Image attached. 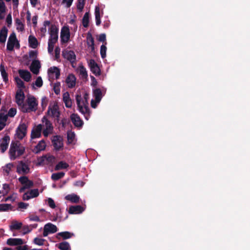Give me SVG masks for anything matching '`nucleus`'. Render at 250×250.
<instances>
[{"label": "nucleus", "instance_id": "obj_1", "mask_svg": "<svg viewBox=\"0 0 250 250\" xmlns=\"http://www.w3.org/2000/svg\"><path fill=\"white\" fill-rule=\"evenodd\" d=\"M27 103L28 107L25 104H24L21 107V110L24 113L30 112L31 111H35L37 109L38 102L34 96L28 98Z\"/></svg>", "mask_w": 250, "mask_h": 250}, {"label": "nucleus", "instance_id": "obj_2", "mask_svg": "<svg viewBox=\"0 0 250 250\" xmlns=\"http://www.w3.org/2000/svg\"><path fill=\"white\" fill-rule=\"evenodd\" d=\"M59 28L54 24H52L49 28L50 37L48 42L55 44L58 40Z\"/></svg>", "mask_w": 250, "mask_h": 250}, {"label": "nucleus", "instance_id": "obj_3", "mask_svg": "<svg viewBox=\"0 0 250 250\" xmlns=\"http://www.w3.org/2000/svg\"><path fill=\"white\" fill-rule=\"evenodd\" d=\"M62 56L71 63L72 66H74V64H75L76 62V56L73 51L65 49L62 52Z\"/></svg>", "mask_w": 250, "mask_h": 250}, {"label": "nucleus", "instance_id": "obj_4", "mask_svg": "<svg viewBox=\"0 0 250 250\" xmlns=\"http://www.w3.org/2000/svg\"><path fill=\"white\" fill-rule=\"evenodd\" d=\"M43 123H44L45 129L43 130V134L46 137L50 133H51L53 130V126L51 122L48 120L46 116H43L42 119Z\"/></svg>", "mask_w": 250, "mask_h": 250}, {"label": "nucleus", "instance_id": "obj_5", "mask_svg": "<svg viewBox=\"0 0 250 250\" xmlns=\"http://www.w3.org/2000/svg\"><path fill=\"white\" fill-rule=\"evenodd\" d=\"M58 231L57 226L51 223H48L44 226L43 236L46 237L49 233H54Z\"/></svg>", "mask_w": 250, "mask_h": 250}, {"label": "nucleus", "instance_id": "obj_6", "mask_svg": "<svg viewBox=\"0 0 250 250\" xmlns=\"http://www.w3.org/2000/svg\"><path fill=\"white\" fill-rule=\"evenodd\" d=\"M52 142L54 149L56 151H59L63 147L62 138L59 135H55L53 136L52 139Z\"/></svg>", "mask_w": 250, "mask_h": 250}, {"label": "nucleus", "instance_id": "obj_7", "mask_svg": "<svg viewBox=\"0 0 250 250\" xmlns=\"http://www.w3.org/2000/svg\"><path fill=\"white\" fill-rule=\"evenodd\" d=\"M16 102L17 104L21 107L23 106L24 104V100L25 99V95L23 90L21 89H19L15 96Z\"/></svg>", "mask_w": 250, "mask_h": 250}, {"label": "nucleus", "instance_id": "obj_8", "mask_svg": "<svg viewBox=\"0 0 250 250\" xmlns=\"http://www.w3.org/2000/svg\"><path fill=\"white\" fill-rule=\"evenodd\" d=\"M81 95L79 94H77L76 96V100L79 110L80 112H81L84 115L85 119L88 120L90 116V110L89 109V111L86 112H84V108L81 104Z\"/></svg>", "mask_w": 250, "mask_h": 250}, {"label": "nucleus", "instance_id": "obj_9", "mask_svg": "<svg viewBox=\"0 0 250 250\" xmlns=\"http://www.w3.org/2000/svg\"><path fill=\"white\" fill-rule=\"evenodd\" d=\"M17 172L19 174H26L30 172V168L26 164L21 161L17 167Z\"/></svg>", "mask_w": 250, "mask_h": 250}, {"label": "nucleus", "instance_id": "obj_10", "mask_svg": "<svg viewBox=\"0 0 250 250\" xmlns=\"http://www.w3.org/2000/svg\"><path fill=\"white\" fill-rule=\"evenodd\" d=\"M70 37L69 29L67 27H63L61 32V41L62 43L67 42Z\"/></svg>", "mask_w": 250, "mask_h": 250}, {"label": "nucleus", "instance_id": "obj_11", "mask_svg": "<svg viewBox=\"0 0 250 250\" xmlns=\"http://www.w3.org/2000/svg\"><path fill=\"white\" fill-rule=\"evenodd\" d=\"M21 143L18 142H12L9 149L10 158L11 160H15L17 158L16 152L20 146Z\"/></svg>", "mask_w": 250, "mask_h": 250}, {"label": "nucleus", "instance_id": "obj_12", "mask_svg": "<svg viewBox=\"0 0 250 250\" xmlns=\"http://www.w3.org/2000/svg\"><path fill=\"white\" fill-rule=\"evenodd\" d=\"M27 126L23 123L19 125L16 130V134L18 138L21 140L22 139L26 134Z\"/></svg>", "mask_w": 250, "mask_h": 250}, {"label": "nucleus", "instance_id": "obj_13", "mask_svg": "<svg viewBox=\"0 0 250 250\" xmlns=\"http://www.w3.org/2000/svg\"><path fill=\"white\" fill-rule=\"evenodd\" d=\"M88 66L90 67L91 71L96 76H99L101 74V70L98 65L93 59H90L88 62Z\"/></svg>", "mask_w": 250, "mask_h": 250}, {"label": "nucleus", "instance_id": "obj_14", "mask_svg": "<svg viewBox=\"0 0 250 250\" xmlns=\"http://www.w3.org/2000/svg\"><path fill=\"white\" fill-rule=\"evenodd\" d=\"M16 41H17V39L16 34L14 32H12L8 38L7 43V49L10 51H13Z\"/></svg>", "mask_w": 250, "mask_h": 250}, {"label": "nucleus", "instance_id": "obj_15", "mask_svg": "<svg viewBox=\"0 0 250 250\" xmlns=\"http://www.w3.org/2000/svg\"><path fill=\"white\" fill-rule=\"evenodd\" d=\"M10 140V137L8 135H5L0 139V149L1 153H4L8 148Z\"/></svg>", "mask_w": 250, "mask_h": 250}, {"label": "nucleus", "instance_id": "obj_16", "mask_svg": "<svg viewBox=\"0 0 250 250\" xmlns=\"http://www.w3.org/2000/svg\"><path fill=\"white\" fill-rule=\"evenodd\" d=\"M42 129V125L39 124L35 127L33 128L31 132V139H34L41 137V132Z\"/></svg>", "mask_w": 250, "mask_h": 250}, {"label": "nucleus", "instance_id": "obj_17", "mask_svg": "<svg viewBox=\"0 0 250 250\" xmlns=\"http://www.w3.org/2000/svg\"><path fill=\"white\" fill-rule=\"evenodd\" d=\"M41 67L40 62L38 60H34L32 61L30 66V70L33 74L38 75L39 73Z\"/></svg>", "mask_w": 250, "mask_h": 250}, {"label": "nucleus", "instance_id": "obj_18", "mask_svg": "<svg viewBox=\"0 0 250 250\" xmlns=\"http://www.w3.org/2000/svg\"><path fill=\"white\" fill-rule=\"evenodd\" d=\"M47 114H50L51 113V116L52 117H60V112L59 110V107L57 104H54L53 106L48 107L47 110Z\"/></svg>", "mask_w": 250, "mask_h": 250}, {"label": "nucleus", "instance_id": "obj_19", "mask_svg": "<svg viewBox=\"0 0 250 250\" xmlns=\"http://www.w3.org/2000/svg\"><path fill=\"white\" fill-rule=\"evenodd\" d=\"M7 244L9 246H18L19 245H22L24 244V242L21 238H9L7 240Z\"/></svg>", "mask_w": 250, "mask_h": 250}, {"label": "nucleus", "instance_id": "obj_20", "mask_svg": "<svg viewBox=\"0 0 250 250\" xmlns=\"http://www.w3.org/2000/svg\"><path fill=\"white\" fill-rule=\"evenodd\" d=\"M70 118L72 122L75 126L81 127L83 125V121L77 114L73 113L71 114Z\"/></svg>", "mask_w": 250, "mask_h": 250}, {"label": "nucleus", "instance_id": "obj_21", "mask_svg": "<svg viewBox=\"0 0 250 250\" xmlns=\"http://www.w3.org/2000/svg\"><path fill=\"white\" fill-rule=\"evenodd\" d=\"M46 146L45 142L44 140L39 141L37 146L34 148L33 151L35 154H38L41 151L44 150Z\"/></svg>", "mask_w": 250, "mask_h": 250}, {"label": "nucleus", "instance_id": "obj_22", "mask_svg": "<svg viewBox=\"0 0 250 250\" xmlns=\"http://www.w3.org/2000/svg\"><path fill=\"white\" fill-rule=\"evenodd\" d=\"M20 76L25 81L28 82L31 78V73L27 70L20 69L18 71Z\"/></svg>", "mask_w": 250, "mask_h": 250}, {"label": "nucleus", "instance_id": "obj_23", "mask_svg": "<svg viewBox=\"0 0 250 250\" xmlns=\"http://www.w3.org/2000/svg\"><path fill=\"white\" fill-rule=\"evenodd\" d=\"M83 210V208L80 205L71 206L69 208L68 212L69 214H79Z\"/></svg>", "mask_w": 250, "mask_h": 250}, {"label": "nucleus", "instance_id": "obj_24", "mask_svg": "<svg viewBox=\"0 0 250 250\" xmlns=\"http://www.w3.org/2000/svg\"><path fill=\"white\" fill-rule=\"evenodd\" d=\"M8 29L5 26H3L0 31V42L4 44L7 36Z\"/></svg>", "mask_w": 250, "mask_h": 250}, {"label": "nucleus", "instance_id": "obj_25", "mask_svg": "<svg viewBox=\"0 0 250 250\" xmlns=\"http://www.w3.org/2000/svg\"><path fill=\"white\" fill-rule=\"evenodd\" d=\"M66 83H67L69 88H73L76 84V78L75 76L70 74H69L66 79Z\"/></svg>", "mask_w": 250, "mask_h": 250}, {"label": "nucleus", "instance_id": "obj_26", "mask_svg": "<svg viewBox=\"0 0 250 250\" xmlns=\"http://www.w3.org/2000/svg\"><path fill=\"white\" fill-rule=\"evenodd\" d=\"M89 99V95L87 93H85L83 95V99L82 100H81V104L83 106V108H84V112H86L89 111V107H88V100Z\"/></svg>", "mask_w": 250, "mask_h": 250}, {"label": "nucleus", "instance_id": "obj_27", "mask_svg": "<svg viewBox=\"0 0 250 250\" xmlns=\"http://www.w3.org/2000/svg\"><path fill=\"white\" fill-rule=\"evenodd\" d=\"M63 101L66 107H71L72 102L71 99L70 98L69 94L68 92H66L63 94Z\"/></svg>", "mask_w": 250, "mask_h": 250}, {"label": "nucleus", "instance_id": "obj_28", "mask_svg": "<svg viewBox=\"0 0 250 250\" xmlns=\"http://www.w3.org/2000/svg\"><path fill=\"white\" fill-rule=\"evenodd\" d=\"M48 73L50 76L51 74L55 73L56 79H59L60 76V69L56 66H53L49 68L48 70Z\"/></svg>", "mask_w": 250, "mask_h": 250}, {"label": "nucleus", "instance_id": "obj_29", "mask_svg": "<svg viewBox=\"0 0 250 250\" xmlns=\"http://www.w3.org/2000/svg\"><path fill=\"white\" fill-rule=\"evenodd\" d=\"M29 46L32 48H36L38 45L37 39L34 36L30 35L28 38Z\"/></svg>", "mask_w": 250, "mask_h": 250}, {"label": "nucleus", "instance_id": "obj_30", "mask_svg": "<svg viewBox=\"0 0 250 250\" xmlns=\"http://www.w3.org/2000/svg\"><path fill=\"white\" fill-rule=\"evenodd\" d=\"M93 95L97 103H100L102 98V93L100 88H97L93 90Z\"/></svg>", "mask_w": 250, "mask_h": 250}, {"label": "nucleus", "instance_id": "obj_31", "mask_svg": "<svg viewBox=\"0 0 250 250\" xmlns=\"http://www.w3.org/2000/svg\"><path fill=\"white\" fill-rule=\"evenodd\" d=\"M65 199L67 200L70 201L72 203H78L80 201V197L75 194H69L65 196Z\"/></svg>", "mask_w": 250, "mask_h": 250}, {"label": "nucleus", "instance_id": "obj_32", "mask_svg": "<svg viewBox=\"0 0 250 250\" xmlns=\"http://www.w3.org/2000/svg\"><path fill=\"white\" fill-rule=\"evenodd\" d=\"M0 71L3 81L7 83L8 81V74L6 72L4 65L2 63L0 64Z\"/></svg>", "mask_w": 250, "mask_h": 250}, {"label": "nucleus", "instance_id": "obj_33", "mask_svg": "<svg viewBox=\"0 0 250 250\" xmlns=\"http://www.w3.org/2000/svg\"><path fill=\"white\" fill-rule=\"evenodd\" d=\"M74 235V234L73 233H71L69 231H62L59 232L57 234V237L58 236H61L62 238L63 239L65 240L71 238Z\"/></svg>", "mask_w": 250, "mask_h": 250}, {"label": "nucleus", "instance_id": "obj_34", "mask_svg": "<svg viewBox=\"0 0 250 250\" xmlns=\"http://www.w3.org/2000/svg\"><path fill=\"white\" fill-rule=\"evenodd\" d=\"M16 29L18 31L22 32L24 30V24L20 19L17 18L15 20Z\"/></svg>", "mask_w": 250, "mask_h": 250}, {"label": "nucleus", "instance_id": "obj_35", "mask_svg": "<svg viewBox=\"0 0 250 250\" xmlns=\"http://www.w3.org/2000/svg\"><path fill=\"white\" fill-rule=\"evenodd\" d=\"M95 15L96 20V24L97 25H99L101 24V21L100 19V9L99 6H96L95 8Z\"/></svg>", "mask_w": 250, "mask_h": 250}, {"label": "nucleus", "instance_id": "obj_36", "mask_svg": "<svg viewBox=\"0 0 250 250\" xmlns=\"http://www.w3.org/2000/svg\"><path fill=\"white\" fill-rule=\"evenodd\" d=\"M86 44L88 47L93 46L94 44V39L90 32H88L86 34Z\"/></svg>", "mask_w": 250, "mask_h": 250}, {"label": "nucleus", "instance_id": "obj_37", "mask_svg": "<svg viewBox=\"0 0 250 250\" xmlns=\"http://www.w3.org/2000/svg\"><path fill=\"white\" fill-rule=\"evenodd\" d=\"M56 246L61 250H68L70 248L69 244L66 241L57 244Z\"/></svg>", "mask_w": 250, "mask_h": 250}, {"label": "nucleus", "instance_id": "obj_38", "mask_svg": "<svg viewBox=\"0 0 250 250\" xmlns=\"http://www.w3.org/2000/svg\"><path fill=\"white\" fill-rule=\"evenodd\" d=\"M89 12H86L82 19V23L83 27L86 28L89 26Z\"/></svg>", "mask_w": 250, "mask_h": 250}, {"label": "nucleus", "instance_id": "obj_39", "mask_svg": "<svg viewBox=\"0 0 250 250\" xmlns=\"http://www.w3.org/2000/svg\"><path fill=\"white\" fill-rule=\"evenodd\" d=\"M22 226V223L18 222L17 221H13L10 225V228L11 230H19L21 228Z\"/></svg>", "mask_w": 250, "mask_h": 250}, {"label": "nucleus", "instance_id": "obj_40", "mask_svg": "<svg viewBox=\"0 0 250 250\" xmlns=\"http://www.w3.org/2000/svg\"><path fill=\"white\" fill-rule=\"evenodd\" d=\"M68 167L69 165L67 163L63 161H61L55 166V169L56 170H58L62 169H65Z\"/></svg>", "mask_w": 250, "mask_h": 250}, {"label": "nucleus", "instance_id": "obj_41", "mask_svg": "<svg viewBox=\"0 0 250 250\" xmlns=\"http://www.w3.org/2000/svg\"><path fill=\"white\" fill-rule=\"evenodd\" d=\"M64 174L65 173L63 172L54 173L51 175V179L54 181H57L62 178Z\"/></svg>", "mask_w": 250, "mask_h": 250}, {"label": "nucleus", "instance_id": "obj_42", "mask_svg": "<svg viewBox=\"0 0 250 250\" xmlns=\"http://www.w3.org/2000/svg\"><path fill=\"white\" fill-rule=\"evenodd\" d=\"M75 134L74 132L69 131L67 133V138L68 144H71L74 140Z\"/></svg>", "mask_w": 250, "mask_h": 250}, {"label": "nucleus", "instance_id": "obj_43", "mask_svg": "<svg viewBox=\"0 0 250 250\" xmlns=\"http://www.w3.org/2000/svg\"><path fill=\"white\" fill-rule=\"evenodd\" d=\"M14 167V164L12 163L6 164L4 167H3V170L6 173L7 175H8L11 169Z\"/></svg>", "mask_w": 250, "mask_h": 250}, {"label": "nucleus", "instance_id": "obj_44", "mask_svg": "<svg viewBox=\"0 0 250 250\" xmlns=\"http://www.w3.org/2000/svg\"><path fill=\"white\" fill-rule=\"evenodd\" d=\"M85 0H78L77 8L80 12H82L85 4Z\"/></svg>", "mask_w": 250, "mask_h": 250}, {"label": "nucleus", "instance_id": "obj_45", "mask_svg": "<svg viewBox=\"0 0 250 250\" xmlns=\"http://www.w3.org/2000/svg\"><path fill=\"white\" fill-rule=\"evenodd\" d=\"M15 80L17 84V86L19 88H20V89L21 88H25L24 83L20 78H19L18 77H17L15 78Z\"/></svg>", "mask_w": 250, "mask_h": 250}, {"label": "nucleus", "instance_id": "obj_46", "mask_svg": "<svg viewBox=\"0 0 250 250\" xmlns=\"http://www.w3.org/2000/svg\"><path fill=\"white\" fill-rule=\"evenodd\" d=\"M106 47L105 44H102L100 48V54L102 59L106 57Z\"/></svg>", "mask_w": 250, "mask_h": 250}, {"label": "nucleus", "instance_id": "obj_47", "mask_svg": "<svg viewBox=\"0 0 250 250\" xmlns=\"http://www.w3.org/2000/svg\"><path fill=\"white\" fill-rule=\"evenodd\" d=\"M11 208V205L8 204H0V211H5L8 210Z\"/></svg>", "mask_w": 250, "mask_h": 250}, {"label": "nucleus", "instance_id": "obj_48", "mask_svg": "<svg viewBox=\"0 0 250 250\" xmlns=\"http://www.w3.org/2000/svg\"><path fill=\"white\" fill-rule=\"evenodd\" d=\"M28 193H29V194L30 195L31 198L37 197L39 195V192L38 189H31L28 191Z\"/></svg>", "mask_w": 250, "mask_h": 250}, {"label": "nucleus", "instance_id": "obj_49", "mask_svg": "<svg viewBox=\"0 0 250 250\" xmlns=\"http://www.w3.org/2000/svg\"><path fill=\"white\" fill-rule=\"evenodd\" d=\"M80 74L83 78H87L88 76L86 70L83 65L80 66Z\"/></svg>", "mask_w": 250, "mask_h": 250}, {"label": "nucleus", "instance_id": "obj_50", "mask_svg": "<svg viewBox=\"0 0 250 250\" xmlns=\"http://www.w3.org/2000/svg\"><path fill=\"white\" fill-rule=\"evenodd\" d=\"M17 154L16 155L17 157H19L23 155L25 152V147L21 146V144L20 145V146L19 147V148L18 149L17 151Z\"/></svg>", "mask_w": 250, "mask_h": 250}, {"label": "nucleus", "instance_id": "obj_51", "mask_svg": "<svg viewBox=\"0 0 250 250\" xmlns=\"http://www.w3.org/2000/svg\"><path fill=\"white\" fill-rule=\"evenodd\" d=\"M45 240L42 238H39L38 237L35 238L34 239V242L35 244L39 246H42L44 244Z\"/></svg>", "mask_w": 250, "mask_h": 250}, {"label": "nucleus", "instance_id": "obj_52", "mask_svg": "<svg viewBox=\"0 0 250 250\" xmlns=\"http://www.w3.org/2000/svg\"><path fill=\"white\" fill-rule=\"evenodd\" d=\"M18 180L20 183L22 185H24V184H26L27 182L30 180L28 179V178L26 176H21L19 178Z\"/></svg>", "mask_w": 250, "mask_h": 250}, {"label": "nucleus", "instance_id": "obj_53", "mask_svg": "<svg viewBox=\"0 0 250 250\" xmlns=\"http://www.w3.org/2000/svg\"><path fill=\"white\" fill-rule=\"evenodd\" d=\"M16 113H17V110L16 108H11L9 109V110L8 112V114L6 115H8V117H14L15 116V115H16Z\"/></svg>", "mask_w": 250, "mask_h": 250}, {"label": "nucleus", "instance_id": "obj_54", "mask_svg": "<svg viewBox=\"0 0 250 250\" xmlns=\"http://www.w3.org/2000/svg\"><path fill=\"white\" fill-rule=\"evenodd\" d=\"M6 10L5 3L3 0H0V14L4 13Z\"/></svg>", "mask_w": 250, "mask_h": 250}, {"label": "nucleus", "instance_id": "obj_55", "mask_svg": "<svg viewBox=\"0 0 250 250\" xmlns=\"http://www.w3.org/2000/svg\"><path fill=\"white\" fill-rule=\"evenodd\" d=\"M74 0H62V4H65V6L66 8H69L73 1Z\"/></svg>", "mask_w": 250, "mask_h": 250}, {"label": "nucleus", "instance_id": "obj_56", "mask_svg": "<svg viewBox=\"0 0 250 250\" xmlns=\"http://www.w3.org/2000/svg\"><path fill=\"white\" fill-rule=\"evenodd\" d=\"M35 84L38 87H41L42 86L43 82L41 77L39 76L37 78Z\"/></svg>", "mask_w": 250, "mask_h": 250}, {"label": "nucleus", "instance_id": "obj_57", "mask_svg": "<svg viewBox=\"0 0 250 250\" xmlns=\"http://www.w3.org/2000/svg\"><path fill=\"white\" fill-rule=\"evenodd\" d=\"M29 219L31 221L41 222V219L37 215H30L29 216Z\"/></svg>", "mask_w": 250, "mask_h": 250}, {"label": "nucleus", "instance_id": "obj_58", "mask_svg": "<svg viewBox=\"0 0 250 250\" xmlns=\"http://www.w3.org/2000/svg\"><path fill=\"white\" fill-rule=\"evenodd\" d=\"M22 233L23 234H26L27 233H29L31 231V229H30V227L28 225H24L22 228Z\"/></svg>", "mask_w": 250, "mask_h": 250}, {"label": "nucleus", "instance_id": "obj_59", "mask_svg": "<svg viewBox=\"0 0 250 250\" xmlns=\"http://www.w3.org/2000/svg\"><path fill=\"white\" fill-rule=\"evenodd\" d=\"M98 40L99 42H105V44H106V35L104 33L101 34L99 35Z\"/></svg>", "mask_w": 250, "mask_h": 250}, {"label": "nucleus", "instance_id": "obj_60", "mask_svg": "<svg viewBox=\"0 0 250 250\" xmlns=\"http://www.w3.org/2000/svg\"><path fill=\"white\" fill-rule=\"evenodd\" d=\"M18 208L20 209H26L29 204L28 203H24V202H20L18 203Z\"/></svg>", "mask_w": 250, "mask_h": 250}, {"label": "nucleus", "instance_id": "obj_61", "mask_svg": "<svg viewBox=\"0 0 250 250\" xmlns=\"http://www.w3.org/2000/svg\"><path fill=\"white\" fill-rule=\"evenodd\" d=\"M48 206L52 208H54L56 207V205L54 200L51 198H49L47 200Z\"/></svg>", "mask_w": 250, "mask_h": 250}, {"label": "nucleus", "instance_id": "obj_62", "mask_svg": "<svg viewBox=\"0 0 250 250\" xmlns=\"http://www.w3.org/2000/svg\"><path fill=\"white\" fill-rule=\"evenodd\" d=\"M6 21L7 23L8 26H10L12 24V16L11 14L10 13L6 17Z\"/></svg>", "mask_w": 250, "mask_h": 250}, {"label": "nucleus", "instance_id": "obj_63", "mask_svg": "<svg viewBox=\"0 0 250 250\" xmlns=\"http://www.w3.org/2000/svg\"><path fill=\"white\" fill-rule=\"evenodd\" d=\"M8 119V115L6 114L5 115L4 113H0V120L1 121H3L4 122H6Z\"/></svg>", "mask_w": 250, "mask_h": 250}, {"label": "nucleus", "instance_id": "obj_64", "mask_svg": "<svg viewBox=\"0 0 250 250\" xmlns=\"http://www.w3.org/2000/svg\"><path fill=\"white\" fill-rule=\"evenodd\" d=\"M28 247L27 245H19L16 248V250H27Z\"/></svg>", "mask_w": 250, "mask_h": 250}]
</instances>
